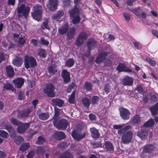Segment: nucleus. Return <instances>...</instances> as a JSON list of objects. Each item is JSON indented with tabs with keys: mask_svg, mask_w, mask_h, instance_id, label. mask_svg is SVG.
<instances>
[{
	"mask_svg": "<svg viewBox=\"0 0 158 158\" xmlns=\"http://www.w3.org/2000/svg\"><path fill=\"white\" fill-rule=\"evenodd\" d=\"M131 128L130 125H127L122 129L118 130V134L121 135L123 134L121 140L123 143L128 144L131 142L133 133L131 131L129 130L131 129Z\"/></svg>",
	"mask_w": 158,
	"mask_h": 158,
	"instance_id": "nucleus-1",
	"label": "nucleus"
},
{
	"mask_svg": "<svg viewBox=\"0 0 158 158\" xmlns=\"http://www.w3.org/2000/svg\"><path fill=\"white\" fill-rule=\"evenodd\" d=\"M17 9L19 18L24 17L26 19H27L31 10L29 6H25V4H22L18 7Z\"/></svg>",
	"mask_w": 158,
	"mask_h": 158,
	"instance_id": "nucleus-2",
	"label": "nucleus"
},
{
	"mask_svg": "<svg viewBox=\"0 0 158 158\" xmlns=\"http://www.w3.org/2000/svg\"><path fill=\"white\" fill-rule=\"evenodd\" d=\"M33 10L31 13L32 17L37 21L40 20L42 18V6L39 4H36L33 6Z\"/></svg>",
	"mask_w": 158,
	"mask_h": 158,
	"instance_id": "nucleus-3",
	"label": "nucleus"
},
{
	"mask_svg": "<svg viewBox=\"0 0 158 158\" xmlns=\"http://www.w3.org/2000/svg\"><path fill=\"white\" fill-rule=\"evenodd\" d=\"M24 65L25 68L28 69L31 67L33 68L37 65L36 60L35 58L32 56H29L26 55L24 58Z\"/></svg>",
	"mask_w": 158,
	"mask_h": 158,
	"instance_id": "nucleus-4",
	"label": "nucleus"
},
{
	"mask_svg": "<svg viewBox=\"0 0 158 158\" xmlns=\"http://www.w3.org/2000/svg\"><path fill=\"white\" fill-rule=\"evenodd\" d=\"M53 123L55 126L59 130H64L66 129L68 125L67 120L64 118L60 120L58 119H55Z\"/></svg>",
	"mask_w": 158,
	"mask_h": 158,
	"instance_id": "nucleus-5",
	"label": "nucleus"
},
{
	"mask_svg": "<svg viewBox=\"0 0 158 158\" xmlns=\"http://www.w3.org/2000/svg\"><path fill=\"white\" fill-rule=\"evenodd\" d=\"M55 89L54 85L52 83H49L46 85L44 89V92L48 97L53 98L56 96Z\"/></svg>",
	"mask_w": 158,
	"mask_h": 158,
	"instance_id": "nucleus-6",
	"label": "nucleus"
},
{
	"mask_svg": "<svg viewBox=\"0 0 158 158\" xmlns=\"http://www.w3.org/2000/svg\"><path fill=\"white\" fill-rule=\"evenodd\" d=\"M88 35L85 31H82L80 32L76 39V45L78 47L81 46L83 43L84 41L88 38Z\"/></svg>",
	"mask_w": 158,
	"mask_h": 158,
	"instance_id": "nucleus-7",
	"label": "nucleus"
},
{
	"mask_svg": "<svg viewBox=\"0 0 158 158\" xmlns=\"http://www.w3.org/2000/svg\"><path fill=\"white\" fill-rule=\"evenodd\" d=\"M121 118L124 120L129 119L130 112L128 110L123 107H120L118 109Z\"/></svg>",
	"mask_w": 158,
	"mask_h": 158,
	"instance_id": "nucleus-8",
	"label": "nucleus"
},
{
	"mask_svg": "<svg viewBox=\"0 0 158 158\" xmlns=\"http://www.w3.org/2000/svg\"><path fill=\"white\" fill-rule=\"evenodd\" d=\"M97 45V41L94 38L89 39L86 42L89 56L90 55V51L94 49Z\"/></svg>",
	"mask_w": 158,
	"mask_h": 158,
	"instance_id": "nucleus-9",
	"label": "nucleus"
},
{
	"mask_svg": "<svg viewBox=\"0 0 158 158\" xmlns=\"http://www.w3.org/2000/svg\"><path fill=\"white\" fill-rule=\"evenodd\" d=\"M29 123L21 122L18 127L17 132L20 134H23L29 128Z\"/></svg>",
	"mask_w": 158,
	"mask_h": 158,
	"instance_id": "nucleus-10",
	"label": "nucleus"
},
{
	"mask_svg": "<svg viewBox=\"0 0 158 158\" xmlns=\"http://www.w3.org/2000/svg\"><path fill=\"white\" fill-rule=\"evenodd\" d=\"M58 5V0H48L47 6L49 10L54 11L57 9Z\"/></svg>",
	"mask_w": 158,
	"mask_h": 158,
	"instance_id": "nucleus-11",
	"label": "nucleus"
},
{
	"mask_svg": "<svg viewBox=\"0 0 158 158\" xmlns=\"http://www.w3.org/2000/svg\"><path fill=\"white\" fill-rule=\"evenodd\" d=\"M61 76L63 79L64 84H66L70 81V77L69 73L65 69L62 70L61 73Z\"/></svg>",
	"mask_w": 158,
	"mask_h": 158,
	"instance_id": "nucleus-12",
	"label": "nucleus"
},
{
	"mask_svg": "<svg viewBox=\"0 0 158 158\" xmlns=\"http://www.w3.org/2000/svg\"><path fill=\"white\" fill-rule=\"evenodd\" d=\"M108 55L107 52L104 51L99 54L95 60V62L98 64H100L101 62H103L106 60Z\"/></svg>",
	"mask_w": 158,
	"mask_h": 158,
	"instance_id": "nucleus-13",
	"label": "nucleus"
},
{
	"mask_svg": "<svg viewBox=\"0 0 158 158\" xmlns=\"http://www.w3.org/2000/svg\"><path fill=\"white\" fill-rule=\"evenodd\" d=\"M116 69L119 72H123L131 73L132 69L126 66L124 64L119 63Z\"/></svg>",
	"mask_w": 158,
	"mask_h": 158,
	"instance_id": "nucleus-14",
	"label": "nucleus"
},
{
	"mask_svg": "<svg viewBox=\"0 0 158 158\" xmlns=\"http://www.w3.org/2000/svg\"><path fill=\"white\" fill-rule=\"evenodd\" d=\"M72 136L73 138L76 140L79 141L84 138L85 136V133L84 132L81 135L77 131H73L72 133Z\"/></svg>",
	"mask_w": 158,
	"mask_h": 158,
	"instance_id": "nucleus-15",
	"label": "nucleus"
},
{
	"mask_svg": "<svg viewBox=\"0 0 158 158\" xmlns=\"http://www.w3.org/2000/svg\"><path fill=\"white\" fill-rule=\"evenodd\" d=\"M122 84L125 86H131L133 83V78L131 77L126 76L123 78L122 81Z\"/></svg>",
	"mask_w": 158,
	"mask_h": 158,
	"instance_id": "nucleus-16",
	"label": "nucleus"
},
{
	"mask_svg": "<svg viewBox=\"0 0 158 158\" xmlns=\"http://www.w3.org/2000/svg\"><path fill=\"white\" fill-rule=\"evenodd\" d=\"M155 149V146L152 144H148L143 147V152L145 153L151 154L154 152Z\"/></svg>",
	"mask_w": 158,
	"mask_h": 158,
	"instance_id": "nucleus-17",
	"label": "nucleus"
},
{
	"mask_svg": "<svg viewBox=\"0 0 158 158\" xmlns=\"http://www.w3.org/2000/svg\"><path fill=\"white\" fill-rule=\"evenodd\" d=\"M12 82L14 84L15 87L18 88H20L24 83V79L22 77H17L13 80Z\"/></svg>",
	"mask_w": 158,
	"mask_h": 158,
	"instance_id": "nucleus-18",
	"label": "nucleus"
},
{
	"mask_svg": "<svg viewBox=\"0 0 158 158\" xmlns=\"http://www.w3.org/2000/svg\"><path fill=\"white\" fill-rule=\"evenodd\" d=\"M6 75L10 78H12L14 76V68L10 65H7L5 67Z\"/></svg>",
	"mask_w": 158,
	"mask_h": 158,
	"instance_id": "nucleus-19",
	"label": "nucleus"
},
{
	"mask_svg": "<svg viewBox=\"0 0 158 158\" xmlns=\"http://www.w3.org/2000/svg\"><path fill=\"white\" fill-rule=\"evenodd\" d=\"M91 136L94 139H98L100 137L98 131L95 127H91L89 129Z\"/></svg>",
	"mask_w": 158,
	"mask_h": 158,
	"instance_id": "nucleus-20",
	"label": "nucleus"
},
{
	"mask_svg": "<svg viewBox=\"0 0 158 158\" xmlns=\"http://www.w3.org/2000/svg\"><path fill=\"white\" fill-rule=\"evenodd\" d=\"M31 112V110L29 109H24L19 111L18 116L21 118L27 117L30 114Z\"/></svg>",
	"mask_w": 158,
	"mask_h": 158,
	"instance_id": "nucleus-21",
	"label": "nucleus"
},
{
	"mask_svg": "<svg viewBox=\"0 0 158 158\" xmlns=\"http://www.w3.org/2000/svg\"><path fill=\"white\" fill-rule=\"evenodd\" d=\"M69 13L71 17L79 15V10L76 5H75L73 8L69 11Z\"/></svg>",
	"mask_w": 158,
	"mask_h": 158,
	"instance_id": "nucleus-22",
	"label": "nucleus"
},
{
	"mask_svg": "<svg viewBox=\"0 0 158 158\" xmlns=\"http://www.w3.org/2000/svg\"><path fill=\"white\" fill-rule=\"evenodd\" d=\"M137 135L141 139H146L148 136V131L145 129H141L137 133Z\"/></svg>",
	"mask_w": 158,
	"mask_h": 158,
	"instance_id": "nucleus-23",
	"label": "nucleus"
},
{
	"mask_svg": "<svg viewBox=\"0 0 158 158\" xmlns=\"http://www.w3.org/2000/svg\"><path fill=\"white\" fill-rule=\"evenodd\" d=\"M54 136L55 139L57 140H61L66 137L64 133L62 131H58L54 134Z\"/></svg>",
	"mask_w": 158,
	"mask_h": 158,
	"instance_id": "nucleus-24",
	"label": "nucleus"
},
{
	"mask_svg": "<svg viewBox=\"0 0 158 158\" xmlns=\"http://www.w3.org/2000/svg\"><path fill=\"white\" fill-rule=\"evenodd\" d=\"M59 158H74L73 154L68 151L62 152L59 156Z\"/></svg>",
	"mask_w": 158,
	"mask_h": 158,
	"instance_id": "nucleus-25",
	"label": "nucleus"
},
{
	"mask_svg": "<svg viewBox=\"0 0 158 158\" xmlns=\"http://www.w3.org/2000/svg\"><path fill=\"white\" fill-rule=\"evenodd\" d=\"M105 148L108 152H113L114 151L113 145L112 143L109 141L105 142Z\"/></svg>",
	"mask_w": 158,
	"mask_h": 158,
	"instance_id": "nucleus-26",
	"label": "nucleus"
},
{
	"mask_svg": "<svg viewBox=\"0 0 158 158\" xmlns=\"http://www.w3.org/2000/svg\"><path fill=\"white\" fill-rule=\"evenodd\" d=\"M40 111H37V114L38 115L39 118L41 120H46L48 119L49 115L47 113H40L39 112Z\"/></svg>",
	"mask_w": 158,
	"mask_h": 158,
	"instance_id": "nucleus-27",
	"label": "nucleus"
},
{
	"mask_svg": "<svg viewBox=\"0 0 158 158\" xmlns=\"http://www.w3.org/2000/svg\"><path fill=\"white\" fill-rule=\"evenodd\" d=\"M69 28L68 24H64L58 29V32L60 34L63 35L68 31Z\"/></svg>",
	"mask_w": 158,
	"mask_h": 158,
	"instance_id": "nucleus-28",
	"label": "nucleus"
},
{
	"mask_svg": "<svg viewBox=\"0 0 158 158\" xmlns=\"http://www.w3.org/2000/svg\"><path fill=\"white\" fill-rule=\"evenodd\" d=\"M13 64L17 66H20L23 63V60L21 57H16L12 60Z\"/></svg>",
	"mask_w": 158,
	"mask_h": 158,
	"instance_id": "nucleus-29",
	"label": "nucleus"
},
{
	"mask_svg": "<svg viewBox=\"0 0 158 158\" xmlns=\"http://www.w3.org/2000/svg\"><path fill=\"white\" fill-rule=\"evenodd\" d=\"M75 34V28L74 27H70L67 31V36L69 40L72 39Z\"/></svg>",
	"mask_w": 158,
	"mask_h": 158,
	"instance_id": "nucleus-30",
	"label": "nucleus"
},
{
	"mask_svg": "<svg viewBox=\"0 0 158 158\" xmlns=\"http://www.w3.org/2000/svg\"><path fill=\"white\" fill-rule=\"evenodd\" d=\"M51 102L52 104L55 106L61 107L64 104L63 101L60 99H53L52 100Z\"/></svg>",
	"mask_w": 158,
	"mask_h": 158,
	"instance_id": "nucleus-31",
	"label": "nucleus"
},
{
	"mask_svg": "<svg viewBox=\"0 0 158 158\" xmlns=\"http://www.w3.org/2000/svg\"><path fill=\"white\" fill-rule=\"evenodd\" d=\"M127 9L131 11L138 17L139 16L141 12L142 11V9L139 7L135 8H131L130 9H129L128 7H127Z\"/></svg>",
	"mask_w": 158,
	"mask_h": 158,
	"instance_id": "nucleus-32",
	"label": "nucleus"
},
{
	"mask_svg": "<svg viewBox=\"0 0 158 158\" xmlns=\"http://www.w3.org/2000/svg\"><path fill=\"white\" fill-rule=\"evenodd\" d=\"M30 147V144L28 142H26L21 144L19 148V150L23 152L26 151Z\"/></svg>",
	"mask_w": 158,
	"mask_h": 158,
	"instance_id": "nucleus-33",
	"label": "nucleus"
},
{
	"mask_svg": "<svg viewBox=\"0 0 158 158\" xmlns=\"http://www.w3.org/2000/svg\"><path fill=\"white\" fill-rule=\"evenodd\" d=\"M149 110L153 115L156 114L158 111V103H156L152 106L151 107Z\"/></svg>",
	"mask_w": 158,
	"mask_h": 158,
	"instance_id": "nucleus-34",
	"label": "nucleus"
},
{
	"mask_svg": "<svg viewBox=\"0 0 158 158\" xmlns=\"http://www.w3.org/2000/svg\"><path fill=\"white\" fill-rule=\"evenodd\" d=\"M155 122L153 119L150 118L143 125L144 127H153L154 124Z\"/></svg>",
	"mask_w": 158,
	"mask_h": 158,
	"instance_id": "nucleus-35",
	"label": "nucleus"
},
{
	"mask_svg": "<svg viewBox=\"0 0 158 158\" xmlns=\"http://www.w3.org/2000/svg\"><path fill=\"white\" fill-rule=\"evenodd\" d=\"M64 15V12L63 10H59L57 11L56 14H54L52 18L54 19H58L60 18Z\"/></svg>",
	"mask_w": 158,
	"mask_h": 158,
	"instance_id": "nucleus-36",
	"label": "nucleus"
},
{
	"mask_svg": "<svg viewBox=\"0 0 158 158\" xmlns=\"http://www.w3.org/2000/svg\"><path fill=\"white\" fill-rule=\"evenodd\" d=\"M135 89L140 94L144 95L145 92V89L142 87L141 84L138 85Z\"/></svg>",
	"mask_w": 158,
	"mask_h": 158,
	"instance_id": "nucleus-37",
	"label": "nucleus"
},
{
	"mask_svg": "<svg viewBox=\"0 0 158 158\" xmlns=\"http://www.w3.org/2000/svg\"><path fill=\"white\" fill-rule=\"evenodd\" d=\"M75 64V61L73 58H69L65 63V66L68 68L72 67Z\"/></svg>",
	"mask_w": 158,
	"mask_h": 158,
	"instance_id": "nucleus-38",
	"label": "nucleus"
},
{
	"mask_svg": "<svg viewBox=\"0 0 158 158\" xmlns=\"http://www.w3.org/2000/svg\"><path fill=\"white\" fill-rule=\"evenodd\" d=\"M48 71L49 74L54 75L57 72V70L54 66L51 65L48 67Z\"/></svg>",
	"mask_w": 158,
	"mask_h": 158,
	"instance_id": "nucleus-39",
	"label": "nucleus"
},
{
	"mask_svg": "<svg viewBox=\"0 0 158 158\" xmlns=\"http://www.w3.org/2000/svg\"><path fill=\"white\" fill-rule=\"evenodd\" d=\"M82 102L84 107L88 108L90 105L89 99L87 98H83L82 99Z\"/></svg>",
	"mask_w": 158,
	"mask_h": 158,
	"instance_id": "nucleus-40",
	"label": "nucleus"
},
{
	"mask_svg": "<svg viewBox=\"0 0 158 158\" xmlns=\"http://www.w3.org/2000/svg\"><path fill=\"white\" fill-rule=\"evenodd\" d=\"M140 118L139 116L137 114H135L133 118L132 122L133 123L139 124L140 122Z\"/></svg>",
	"mask_w": 158,
	"mask_h": 158,
	"instance_id": "nucleus-41",
	"label": "nucleus"
},
{
	"mask_svg": "<svg viewBox=\"0 0 158 158\" xmlns=\"http://www.w3.org/2000/svg\"><path fill=\"white\" fill-rule=\"evenodd\" d=\"M3 88L4 89L7 90H13L14 88L12 85L11 83L8 82L3 83Z\"/></svg>",
	"mask_w": 158,
	"mask_h": 158,
	"instance_id": "nucleus-42",
	"label": "nucleus"
},
{
	"mask_svg": "<svg viewBox=\"0 0 158 158\" xmlns=\"http://www.w3.org/2000/svg\"><path fill=\"white\" fill-rule=\"evenodd\" d=\"M2 126L3 127V128L6 130L7 131L12 129L13 128L10 123L7 121L4 122L2 124Z\"/></svg>",
	"mask_w": 158,
	"mask_h": 158,
	"instance_id": "nucleus-43",
	"label": "nucleus"
},
{
	"mask_svg": "<svg viewBox=\"0 0 158 158\" xmlns=\"http://www.w3.org/2000/svg\"><path fill=\"white\" fill-rule=\"evenodd\" d=\"M71 17L73 18L72 20V23L75 25L78 23L80 21L81 19L79 15H77V16L72 17Z\"/></svg>",
	"mask_w": 158,
	"mask_h": 158,
	"instance_id": "nucleus-44",
	"label": "nucleus"
},
{
	"mask_svg": "<svg viewBox=\"0 0 158 158\" xmlns=\"http://www.w3.org/2000/svg\"><path fill=\"white\" fill-rule=\"evenodd\" d=\"M84 87L88 91H90L92 90V85L91 83L86 81L85 83Z\"/></svg>",
	"mask_w": 158,
	"mask_h": 158,
	"instance_id": "nucleus-45",
	"label": "nucleus"
},
{
	"mask_svg": "<svg viewBox=\"0 0 158 158\" xmlns=\"http://www.w3.org/2000/svg\"><path fill=\"white\" fill-rule=\"evenodd\" d=\"M37 132L36 131H34L32 129H29L27 131L28 137L31 138L34 135L36 134Z\"/></svg>",
	"mask_w": 158,
	"mask_h": 158,
	"instance_id": "nucleus-46",
	"label": "nucleus"
},
{
	"mask_svg": "<svg viewBox=\"0 0 158 158\" xmlns=\"http://www.w3.org/2000/svg\"><path fill=\"white\" fill-rule=\"evenodd\" d=\"M68 146L67 142H62L58 144L57 147L61 149H65Z\"/></svg>",
	"mask_w": 158,
	"mask_h": 158,
	"instance_id": "nucleus-47",
	"label": "nucleus"
},
{
	"mask_svg": "<svg viewBox=\"0 0 158 158\" xmlns=\"http://www.w3.org/2000/svg\"><path fill=\"white\" fill-rule=\"evenodd\" d=\"M75 91H73L70 97L69 98L68 101L69 103L71 104H74L75 102Z\"/></svg>",
	"mask_w": 158,
	"mask_h": 158,
	"instance_id": "nucleus-48",
	"label": "nucleus"
},
{
	"mask_svg": "<svg viewBox=\"0 0 158 158\" xmlns=\"http://www.w3.org/2000/svg\"><path fill=\"white\" fill-rule=\"evenodd\" d=\"M23 140V138L21 135H19L15 137L14 142L16 144L19 145L21 143Z\"/></svg>",
	"mask_w": 158,
	"mask_h": 158,
	"instance_id": "nucleus-49",
	"label": "nucleus"
},
{
	"mask_svg": "<svg viewBox=\"0 0 158 158\" xmlns=\"http://www.w3.org/2000/svg\"><path fill=\"white\" fill-rule=\"evenodd\" d=\"M46 139L43 137L40 136L37 138V140L36 141V143L39 145H41L45 142Z\"/></svg>",
	"mask_w": 158,
	"mask_h": 158,
	"instance_id": "nucleus-50",
	"label": "nucleus"
},
{
	"mask_svg": "<svg viewBox=\"0 0 158 158\" xmlns=\"http://www.w3.org/2000/svg\"><path fill=\"white\" fill-rule=\"evenodd\" d=\"M99 99V97L98 96H93L91 100L92 103L94 105L98 104Z\"/></svg>",
	"mask_w": 158,
	"mask_h": 158,
	"instance_id": "nucleus-51",
	"label": "nucleus"
},
{
	"mask_svg": "<svg viewBox=\"0 0 158 158\" xmlns=\"http://www.w3.org/2000/svg\"><path fill=\"white\" fill-rule=\"evenodd\" d=\"M45 152V149L43 147H38L36 150V152L37 154H43Z\"/></svg>",
	"mask_w": 158,
	"mask_h": 158,
	"instance_id": "nucleus-52",
	"label": "nucleus"
},
{
	"mask_svg": "<svg viewBox=\"0 0 158 158\" xmlns=\"http://www.w3.org/2000/svg\"><path fill=\"white\" fill-rule=\"evenodd\" d=\"M0 136L4 138H7L9 136L8 134L5 131L0 130Z\"/></svg>",
	"mask_w": 158,
	"mask_h": 158,
	"instance_id": "nucleus-53",
	"label": "nucleus"
},
{
	"mask_svg": "<svg viewBox=\"0 0 158 158\" xmlns=\"http://www.w3.org/2000/svg\"><path fill=\"white\" fill-rule=\"evenodd\" d=\"M38 54L39 56L44 58H45L46 56L45 51L43 49H40L39 51L38 52Z\"/></svg>",
	"mask_w": 158,
	"mask_h": 158,
	"instance_id": "nucleus-54",
	"label": "nucleus"
},
{
	"mask_svg": "<svg viewBox=\"0 0 158 158\" xmlns=\"http://www.w3.org/2000/svg\"><path fill=\"white\" fill-rule=\"evenodd\" d=\"M11 123L14 125L16 126H19V125L21 123V122L18 120L16 118H15L13 117H12L11 118Z\"/></svg>",
	"mask_w": 158,
	"mask_h": 158,
	"instance_id": "nucleus-55",
	"label": "nucleus"
},
{
	"mask_svg": "<svg viewBox=\"0 0 158 158\" xmlns=\"http://www.w3.org/2000/svg\"><path fill=\"white\" fill-rule=\"evenodd\" d=\"M146 60L148 62L149 64L152 66H155L156 65V63L155 61L152 59L150 57H147L146 58Z\"/></svg>",
	"mask_w": 158,
	"mask_h": 158,
	"instance_id": "nucleus-56",
	"label": "nucleus"
},
{
	"mask_svg": "<svg viewBox=\"0 0 158 158\" xmlns=\"http://www.w3.org/2000/svg\"><path fill=\"white\" fill-rule=\"evenodd\" d=\"M111 86L108 83H106L104 87V90L106 94H108L110 92Z\"/></svg>",
	"mask_w": 158,
	"mask_h": 158,
	"instance_id": "nucleus-57",
	"label": "nucleus"
},
{
	"mask_svg": "<svg viewBox=\"0 0 158 158\" xmlns=\"http://www.w3.org/2000/svg\"><path fill=\"white\" fill-rule=\"evenodd\" d=\"M60 109L56 107L55 108V114L54 117L55 119H58L57 118L60 115Z\"/></svg>",
	"mask_w": 158,
	"mask_h": 158,
	"instance_id": "nucleus-58",
	"label": "nucleus"
},
{
	"mask_svg": "<svg viewBox=\"0 0 158 158\" xmlns=\"http://www.w3.org/2000/svg\"><path fill=\"white\" fill-rule=\"evenodd\" d=\"M8 131L9 132L11 138H14L16 137V132L13 128H12V129H10L9 131Z\"/></svg>",
	"mask_w": 158,
	"mask_h": 158,
	"instance_id": "nucleus-59",
	"label": "nucleus"
},
{
	"mask_svg": "<svg viewBox=\"0 0 158 158\" xmlns=\"http://www.w3.org/2000/svg\"><path fill=\"white\" fill-rule=\"evenodd\" d=\"M48 22L47 21H45L43 23V24L41 25V27L42 29L44 30L45 29H46L48 30L50 29V27H48Z\"/></svg>",
	"mask_w": 158,
	"mask_h": 158,
	"instance_id": "nucleus-60",
	"label": "nucleus"
},
{
	"mask_svg": "<svg viewBox=\"0 0 158 158\" xmlns=\"http://www.w3.org/2000/svg\"><path fill=\"white\" fill-rule=\"evenodd\" d=\"M76 85L74 82H72L70 85L69 86L67 89V92L68 93H70L71 89H73L75 87Z\"/></svg>",
	"mask_w": 158,
	"mask_h": 158,
	"instance_id": "nucleus-61",
	"label": "nucleus"
},
{
	"mask_svg": "<svg viewBox=\"0 0 158 158\" xmlns=\"http://www.w3.org/2000/svg\"><path fill=\"white\" fill-rule=\"evenodd\" d=\"M71 0H63V4L64 7L69 6L70 4Z\"/></svg>",
	"mask_w": 158,
	"mask_h": 158,
	"instance_id": "nucleus-62",
	"label": "nucleus"
},
{
	"mask_svg": "<svg viewBox=\"0 0 158 158\" xmlns=\"http://www.w3.org/2000/svg\"><path fill=\"white\" fill-rule=\"evenodd\" d=\"M6 54L3 52H0V63L3 61L5 60Z\"/></svg>",
	"mask_w": 158,
	"mask_h": 158,
	"instance_id": "nucleus-63",
	"label": "nucleus"
},
{
	"mask_svg": "<svg viewBox=\"0 0 158 158\" xmlns=\"http://www.w3.org/2000/svg\"><path fill=\"white\" fill-rule=\"evenodd\" d=\"M24 92L22 91H19L18 96V99L20 100H22L24 97Z\"/></svg>",
	"mask_w": 158,
	"mask_h": 158,
	"instance_id": "nucleus-64",
	"label": "nucleus"
}]
</instances>
